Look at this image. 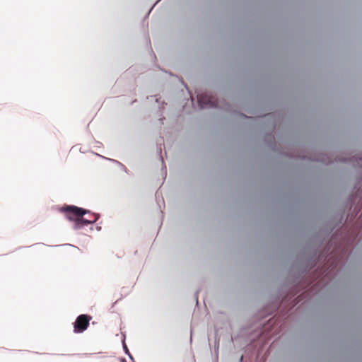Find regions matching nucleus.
Here are the masks:
<instances>
[{
  "label": "nucleus",
  "mask_w": 362,
  "mask_h": 362,
  "mask_svg": "<svg viewBox=\"0 0 362 362\" xmlns=\"http://www.w3.org/2000/svg\"><path fill=\"white\" fill-rule=\"evenodd\" d=\"M62 211L66 214L69 220L74 221V229L93 223L99 218L98 214H91L89 211L76 206H67L62 208Z\"/></svg>",
  "instance_id": "obj_1"
},
{
  "label": "nucleus",
  "mask_w": 362,
  "mask_h": 362,
  "mask_svg": "<svg viewBox=\"0 0 362 362\" xmlns=\"http://www.w3.org/2000/svg\"><path fill=\"white\" fill-rule=\"evenodd\" d=\"M91 319L92 317L88 315H78L74 324V332L75 333L83 332L88 328Z\"/></svg>",
  "instance_id": "obj_2"
},
{
  "label": "nucleus",
  "mask_w": 362,
  "mask_h": 362,
  "mask_svg": "<svg viewBox=\"0 0 362 362\" xmlns=\"http://www.w3.org/2000/svg\"><path fill=\"white\" fill-rule=\"evenodd\" d=\"M198 103L202 109L206 107H215L218 105L216 98L206 93L200 94L197 96Z\"/></svg>",
  "instance_id": "obj_3"
},
{
  "label": "nucleus",
  "mask_w": 362,
  "mask_h": 362,
  "mask_svg": "<svg viewBox=\"0 0 362 362\" xmlns=\"http://www.w3.org/2000/svg\"><path fill=\"white\" fill-rule=\"evenodd\" d=\"M124 349H126V351H128V349H127V346H126V345H124Z\"/></svg>",
  "instance_id": "obj_4"
}]
</instances>
